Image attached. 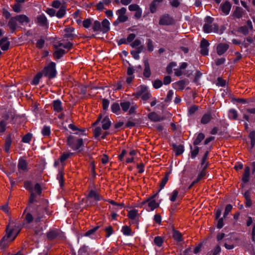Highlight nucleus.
Wrapping results in <instances>:
<instances>
[{
    "mask_svg": "<svg viewBox=\"0 0 255 255\" xmlns=\"http://www.w3.org/2000/svg\"><path fill=\"white\" fill-rule=\"evenodd\" d=\"M41 205L37 206L34 210H32V206L28 205L23 211L22 217L23 225L26 226L31 223L38 224L45 217L44 213L48 214V202L46 200H41Z\"/></svg>",
    "mask_w": 255,
    "mask_h": 255,
    "instance_id": "nucleus-1",
    "label": "nucleus"
},
{
    "mask_svg": "<svg viewBox=\"0 0 255 255\" xmlns=\"http://www.w3.org/2000/svg\"><path fill=\"white\" fill-rule=\"evenodd\" d=\"M21 229V226L13 221H9L6 228V236L0 241V248L2 249L7 245L8 242L13 240Z\"/></svg>",
    "mask_w": 255,
    "mask_h": 255,
    "instance_id": "nucleus-2",
    "label": "nucleus"
},
{
    "mask_svg": "<svg viewBox=\"0 0 255 255\" xmlns=\"http://www.w3.org/2000/svg\"><path fill=\"white\" fill-rule=\"evenodd\" d=\"M29 22L30 19L28 16L25 14H19L11 17L8 22L7 25L11 32L13 33L18 27L17 23L23 25L24 24L28 23Z\"/></svg>",
    "mask_w": 255,
    "mask_h": 255,
    "instance_id": "nucleus-3",
    "label": "nucleus"
},
{
    "mask_svg": "<svg viewBox=\"0 0 255 255\" xmlns=\"http://www.w3.org/2000/svg\"><path fill=\"white\" fill-rule=\"evenodd\" d=\"M67 144L73 150L81 151V148L84 146L83 139L72 135H70L67 137Z\"/></svg>",
    "mask_w": 255,
    "mask_h": 255,
    "instance_id": "nucleus-4",
    "label": "nucleus"
},
{
    "mask_svg": "<svg viewBox=\"0 0 255 255\" xmlns=\"http://www.w3.org/2000/svg\"><path fill=\"white\" fill-rule=\"evenodd\" d=\"M214 18L207 16L205 19V23L203 26V30L205 33H211L212 32H217L219 27L217 24L213 23Z\"/></svg>",
    "mask_w": 255,
    "mask_h": 255,
    "instance_id": "nucleus-5",
    "label": "nucleus"
},
{
    "mask_svg": "<svg viewBox=\"0 0 255 255\" xmlns=\"http://www.w3.org/2000/svg\"><path fill=\"white\" fill-rule=\"evenodd\" d=\"M41 72L45 77L48 78L49 79L55 78L57 75L55 63L51 62L44 67Z\"/></svg>",
    "mask_w": 255,
    "mask_h": 255,
    "instance_id": "nucleus-6",
    "label": "nucleus"
},
{
    "mask_svg": "<svg viewBox=\"0 0 255 255\" xmlns=\"http://www.w3.org/2000/svg\"><path fill=\"white\" fill-rule=\"evenodd\" d=\"M127 9L125 7H122L116 11V14L118 15V17L114 22L113 24L115 26L118 25L120 23L125 22L128 19V17L126 15Z\"/></svg>",
    "mask_w": 255,
    "mask_h": 255,
    "instance_id": "nucleus-7",
    "label": "nucleus"
},
{
    "mask_svg": "<svg viewBox=\"0 0 255 255\" xmlns=\"http://www.w3.org/2000/svg\"><path fill=\"white\" fill-rule=\"evenodd\" d=\"M46 237L47 239L50 241L55 239H62L64 237V234L59 229H51L47 233Z\"/></svg>",
    "mask_w": 255,
    "mask_h": 255,
    "instance_id": "nucleus-8",
    "label": "nucleus"
},
{
    "mask_svg": "<svg viewBox=\"0 0 255 255\" xmlns=\"http://www.w3.org/2000/svg\"><path fill=\"white\" fill-rule=\"evenodd\" d=\"M136 97H141L144 101H146L151 97V94L147 91V88L145 86H141L138 90L133 94Z\"/></svg>",
    "mask_w": 255,
    "mask_h": 255,
    "instance_id": "nucleus-9",
    "label": "nucleus"
},
{
    "mask_svg": "<svg viewBox=\"0 0 255 255\" xmlns=\"http://www.w3.org/2000/svg\"><path fill=\"white\" fill-rule=\"evenodd\" d=\"M155 196L156 195L155 194L148 198L147 200L142 202V205L147 203V206H145V208L147 211H153L159 206V204L157 203L154 199Z\"/></svg>",
    "mask_w": 255,
    "mask_h": 255,
    "instance_id": "nucleus-10",
    "label": "nucleus"
},
{
    "mask_svg": "<svg viewBox=\"0 0 255 255\" xmlns=\"http://www.w3.org/2000/svg\"><path fill=\"white\" fill-rule=\"evenodd\" d=\"M35 22L41 26L48 27L49 23L48 20L44 14L37 16Z\"/></svg>",
    "mask_w": 255,
    "mask_h": 255,
    "instance_id": "nucleus-11",
    "label": "nucleus"
},
{
    "mask_svg": "<svg viewBox=\"0 0 255 255\" xmlns=\"http://www.w3.org/2000/svg\"><path fill=\"white\" fill-rule=\"evenodd\" d=\"M18 170L20 172H26L28 171V163L22 158H20L17 164Z\"/></svg>",
    "mask_w": 255,
    "mask_h": 255,
    "instance_id": "nucleus-12",
    "label": "nucleus"
},
{
    "mask_svg": "<svg viewBox=\"0 0 255 255\" xmlns=\"http://www.w3.org/2000/svg\"><path fill=\"white\" fill-rule=\"evenodd\" d=\"M209 42L205 39H203L200 43V53L204 56L207 55L209 53Z\"/></svg>",
    "mask_w": 255,
    "mask_h": 255,
    "instance_id": "nucleus-13",
    "label": "nucleus"
},
{
    "mask_svg": "<svg viewBox=\"0 0 255 255\" xmlns=\"http://www.w3.org/2000/svg\"><path fill=\"white\" fill-rule=\"evenodd\" d=\"M173 23V19L168 14H164L160 17L159 24L162 25H168Z\"/></svg>",
    "mask_w": 255,
    "mask_h": 255,
    "instance_id": "nucleus-14",
    "label": "nucleus"
},
{
    "mask_svg": "<svg viewBox=\"0 0 255 255\" xmlns=\"http://www.w3.org/2000/svg\"><path fill=\"white\" fill-rule=\"evenodd\" d=\"M229 45L227 43H221L217 46V52L219 55H222L224 54L229 49Z\"/></svg>",
    "mask_w": 255,
    "mask_h": 255,
    "instance_id": "nucleus-15",
    "label": "nucleus"
},
{
    "mask_svg": "<svg viewBox=\"0 0 255 255\" xmlns=\"http://www.w3.org/2000/svg\"><path fill=\"white\" fill-rule=\"evenodd\" d=\"M74 30L75 29L72 27H67L65 28L64 29V37L70 40L73 39L76 36L73 33Z\"/></svg>",
    "mask_w": 255,
    "mask_h": 255,
    "instance_id": "nucleus-16",
    "label": "nucleus"
},
{
    "mask_svg": "<svg viewBox=\"0 0 255 255\" xmlns=\"http://www.w3.org/2000/svg\"><path fill=\"white\" fill-rule=\"evenodd\" d=\"M52 107L53 111L57 113H60L63 110L62 102L60 100L53 101L52 102Z\"/></svg>",
    "mask_w": 255,
    "mask_h": 255,
    "instance_id": "nucleus-17",
    "label": "nucleus"
},
{
    "mask_svg": "<svg viewBox=\"0 0 255 255\" xmlns=\"http://www.w3.org/2000/svg\"><path fill=\"white\" fill-rule=\"evenodd\" d=\"M163 0H153L150 4L149 9L150 11L152 13H154L156 11L157 7L159 6L160 3Z\"/></svg>",
    "mask_w": 255,
    "mask_h": 255,
    "instance_id": "nucleus-18",
    "label": "nucleus"
},
{
    "mask_svg": "<svg viewBox=\"0 0 255 255\" xmlns=\"http://www.w3.org/2000/svg\"><path fill=\"white\" fill-rule=\"evenodd\" d=\"M231 4L228 1H226L224 3L221 4V7L223 13L225 15H228L231 8Z\"/></svg>",
    "mask_w": 255,
    "mask_h": 255,
    "instance_id": "nucleus-19",
    "label": "nucleus"
},
{
    "mask_svg": "<svg viewBox=\"0 0 255 255\" xmlns=\"http://www.w3.org/2000/svg\"><path fill=\"white\" fill-rule=\"evenodd\" d=\"M213 117L210 112H208L204 114L201 119V123L203 125L208 124L212 119Z\"/></svg>",
    "mask_w": 255,
    "mask_h": 255,
    "instance_id": "nucleus-20",
    "label": "nucleus"
},
{
    "mask_svg": "<svg viewBox=\"0 0 255 255\" xmlns=\"http://www.w3.org/2000/svg\"><path fill=\"white\" fill-rule=\"evenodd\" d=\"M101 23V29L103 33H107L110 29V23L107 19H104Z\"/></svg>",
    "mask_w": 255,
    "mask_h": 255,
    "instance_id": "nucleus-21",
    "label": "nucleus"
},
{
    "mask_svg": "<svg viewBox=\"0 0 255 255\" xmlns=\"http://www.w3.org/2000/svg\"><path fill=\"white\" fill-rule=\"evenodd\" d=\"M172 146L174 151L175 152L176 156H178V155H181V154L183 153V152L184 151V147L183 145H182V144H180V145H177L175 143H173L172 144Z\"/></svg>",
    "mask_w": 255,
    "mask_h": 255,
    "instance_id": "nucleus-22",
    "label": "nucleus"
},
{
    "mask_svg": "<svg viewBox=\"0 0 255 255\" xmlns=\"http://www.w3.org/2000/svg\"><path fill=\"white\" fill-rule=\"evenodd\" d=\"M9 45L10 43L7 40V37H3L0 40V47L2 50L5 51L8 49Z\"/></svg>",
    "mask_w": 255,
    "mask_h": 255,
    "instance_id": "nucleus-23",
    "label": "nucleus"
},
{
    "mask_svg": "<svg viewBox=\"0 0 255 255\" xmlns=\"http://www.w3.org/2000/svg\"><path fill=\"white\" fill-rule=\"evenodd\" d=\"M144 69L143 70V76L146 78H149L151 76V71L150 69L149 64L147 59L144 61Z\"/></svg>",
    "mask_w": 255,
    "mask_h": 255,
    "instance_id": "nucleus-24",
    "label": "nucleus"
},
{
    "mask_svg": "<svg viewBox=\"0 0 255 255\" xmlns=\"http://www.w3.org/2000/svg\"><path fill=\"white\" fill-rule=\"evenodd\" d=\"M208 165L209 163L207 162L206 164L203 167H202L201 171L199 173L197 176V178L196 179L198 182L206 176V170L207 167H208Z\"/></svg>",
    "mask_w": 255,
    "mask_h": 255,
    "instance_id": "nucleus-25",
    "label": "nucleus"
},
{
    "mask_svg": "<svg viewBox=\"0 0 255 255\" xmlns=\"http://www.w3.org/2000/svg\"><path fill=\"white\" fill-rule=\"evenodd\" d=\"M11 143H12V139H11V135L9 134L8 135H7L6 136L5 140L4 151L6 153H8L10 150Z\"/></svg>",
    "mask_w": 255,
    "mask_h": 255,
    "instance_id": "nucleus-26",
    "label": "nucleus"
},
{
    "mask_svg": "<svg viewBox=\"0 0 255 255\" xmlns=\"http://www.w3.org/2000/svg\"><path fill=\"white\" fill-rule=\"evenodd\" d=\"M148 118L152 122H159L162 120V118L159 115L155 112H151L148 114Z\"/></svg>",
    "mask_w": 255,
    "mask_h": 255,
    "instance_id": "nucleus-27",
    "label": "nucleus"
},
{
    "mask_svg": "<svg viewBox=\"0 0 255 255\" xmlns=\"http://www.w3.org/2000/svg\"><path fill=\"white\" fill-rule=\"evenodd\" d=\"M172 237L177 242L183 241L182 234L178 231L174 229L172 230Z\"/></svg>",
    "mask_w": 255,
    "mask_h": 255,
    "instance_id": "nucleus-28",
    "label": "nucleus"
},
{
    "mask_svg": "<svg viewBox=\"0 0 255 255\" xmlns=\"http://www.w3.org/2000/svg\"><path fill=\"white\" fill-rule=\"evenodd\" d=\"M250 174V168L249 166H246L242 177V181L244 183H247L249 181Z\"/></svg>",
    "mask_w": 255,
    "mask_h": 255,
    "instance_id": "nucleus-29",
    "label": "nucleus"
},
{
    "mask_svg": "<svg viewBox=\"0 0 255 255\" xmlns=\"http://www.w3.org/2000/svg\"><path fill=\"white\" fill-rule=\"evenodd\" d=\"M90 198H94L96 201H100L102 199V197L94 190H91L89 192L87 196V200Z\"/></svg>",
    "mask_w": 255,
    "mask_h": 255,
    "instance_id": "nucleus-30",
    "label": "nucleus"
},
{
    "mask_svg": "<svg viewBox=\"0 0 255 255\" xmlns=\"http://www.w3.org/2000/svg\"><path fill=\"white\" fill-rule=\"evenodd\" d=\"M102 128L104 130L108 129L111 125V122L108 117H105L102 121Z\"/></svg>",
    "mask_w": 255,
    "mask_h": 255,
    "instance_id": "nucleus-31",
    "label": "nucleus"
},
{
    "mask_svg": "<svg viewBox=\"0 0 255 255\" xmlns=\"http://www.w3.org/2000/svg\"><path fill=\"white\" fill-rule=\"evenodd\" d=\"M74 154V153L71 152H63L59 158V161L61 163H63L65 161Z\"/></svg>",
    "mask_w": 255,
    "mask_h": 255,
    "instance_id": "nucleus-32",
    "label": "nucleus"
},
{
    "mask_svg": "<svg viewBox=\"0 0 255 255\" xmlns=\"http://www.w3.org/2000/svg\"><path fill=\"white\" fill-rule=\"evenodd\" d=\"M185 85L184 80H180L174 83V87L178 90H183L185 88Z\"/></svg>",
    "mask_w": 255,
    "mask_h": 255,
    "instance_id": "nucleus-33",
    "label": "nucleus"
},
{
    "mask_svg": "<svg viewBox=\"0 0 255 255\" xmlns=\"http://www.w3.org/2000/svg\"><path fill=\"white\" fill-rule=\"evenodd\" d=\"M143 49V46L141 45L137 47V50H132L130 52V54L132 57L135 59H138L139 58V53L141 52Z\"/></svg>",
    "mask_w": 255,
    "mask_h": 255,
    "instance_id": "nucleus-34",
    "label": "nucleus"
},
{
    "mask_svg": "<svg viewBox=\"0 0 255 255\" xmlns=\"http://www.w3.org/2000/svg\"><path fill=\"white\" fill-rule=\"evenodd\" d=\"M204 138L205 135L204 133L202 132L199 133L197 135L195 140L193 141V144L194 145H197L199 144L204 139Z\"/></svg>",
    "mask_w": 255,
    "mask_h": 255,
    "instance_id": "nucleus-35",
    "label": "nucleus"
},
{
    "mask_svg": "<svg viewBox=\"0 0 255 255\" xmlns=\"http://www.w3.org/2000/svg\"><path fill=\"white\" fill-rule=\"evenodd\" d=\"M66 52L62 49H57V50L53 53V56L55 59H59L61 58L65 54Z\"/></svg>",
    "mask_w": 255,
    "mask_h": 255,
    "instance_id": "nucleus-36",
    "label": "nucleus"
},
{
    "mask_svg": "<svg viewBox=\"0 0 255 255\" xmlns=\"http://www.w3.org/2000/svg\"><path fill=\"white\" fill-rule=\"evenodd\" d=\"M120 105L117 103H114L111 106V111L113 113L119 115L121 113Z\"/></svg>",
    "mask_w": 255,
    "mask_h": 255,
    "instance_id": "nucleus-37",
    "label": "nucleus"
},
{
    "mask_svg": "<svg viewBox=\"0 0 255 255\" xmlns=\"http://www.w3.org/2000/svg\"><path fill=\"white\" fill-rule=\"evenodd\" d=\"M122 232L125 236H129L132 235L131 228L127 225L122 227Z\"/></svg>",
    "mask_w": 255,
    "mask_h": 255,
    "instance_id": "nucleus-38",
    "label": "nucleus"
},
{
    "mask_svg": "<svg viewBox=\"0 0 255 255\" xmlns=\"http://www.w3.org/2000/svg\"><path fill=\"white\" fill-rule=\"evenodd\" d=\"M92 29L94 32H102L101 22L98 20L94 21L92 25Z\"/></svg>",
    "mask_w": 255,
    "mask_h": 255,
    "instance_id": "nucleus-39",
    "label": "nucleus"
},
{
    "mask_svg": "<svg viewBox=\"0 0 255 255\" xmlns=\"http://www.w3.org/2000/svg\"><path fill=\"white\" fill-rule=\"evenodd\" d=\"M88 247L84 245L81 247L78 252V255H89ZM74 255H76L75 254Z\"/></svg>",
    "mask_w": 255,
    "mask_h": 255,
    "instance_id": "nucleus-40",
    "label": "nucleus"
},
{
    "mask_svg": "<svg viewBox=\"0 0 255 255\" xmlns=\"http://www.w3.org/2000/svg\"><path fill=\"white\" fill-rule=\"evenodd\" d=\"M66 14V8L64 6H62L60 7V9L58 10V11L56 13V16L59 18H61Z\"/></svg>",
    "mask_w": 255,
    "mask_h": 255,
    "instance_id": "nucleus-41",
    "label": "nucleus"
},
{
    "mask_svg": "<svg viewBox=\"0 0 255 255\" xmlns=\"http://www.w3.org/2000/svg\"><path fill=\"white\" fill-rule=\"evenodd\" d=\"M41 133L44 136H49L51 134V128L49 126H44L41 130Z\"/></svg>",
    "mask_w": 255,
    "mask_h": 255,
    "instance_id": "nucleus-42",
    "label": "nucleus"
},
{
    "mask_svg": "<svg viewBox=\"0 0 255 255\" xmlns=\"http://www.w3.org/2000/svg\"><path fill=\"white\" fill-rule=\"evenodd\" d=\"M228 116L230 119L237 120L238 116V112L235 109H230L229 111Z\"/></svg>",
    "mask_w": 255,
    "mask_h": 255,
    "instance_id": "nucleus-43",
    "label": "nucleus"
},
{
    "mask_svg": "<svg viewBox=\"0 0 255 255\" xmlns=\"http://www.w3.org/2000/svg\"><path fill=\"white\" fill-rule=\"evenodd\" d=\"M120 106L124 112H127L130 108V103L128 101L121 102Z\"/></svg>",
    "mask_w": 255,
    "mask_h": 255,
    "instance_id": "nucleus-44",
    "label": "nucleus"
},
{
    "mask_svg": "<svg viewBox=\"0 0 255 255\" xmlns=\"http://www.w3.org/2000/svg\"><path fill=\"white\" fill-rule=\"evenodd\" d=\"M243 11L242 9L239 7H237L233 13V16L237 18H240L242 17Z\"/></svg>",
    "mask_w": 255,
    "mask_h": 255,
    "instance_id": "nucleus-45",
    "label": "nucleus"
},
{
    "mask_svg": "<svg viewBox=\"0 0 255 255\" xmlns=\"http://www.w3.org/2000/svg\"><path fill=\"white\" fill-rule=\"evenodd\" d=\"M138 214V211L136 209H132L128 211V217L131 220H134Z\"/></svg>",
    "mask_w": 255,
    "mask_h": 255,
    "instance_id": "nucleus-46",
    "label": "nucleus"
},
{
    "mask_svg": "<svg viewBox=\"0 0 255 255\" xmlns=\"http://www.w3.org/2000/svg\"><path fill=\"white\" fill-rule=\"evenodd\" d=\"M191 148V157L192 159H194L197 155H198L199 151V147L195 145L194 147V148L192 149V146H190Z\"/></svg>",
    "mask_w": 255,
    "mask_h": 255,
    "instance_id": "nucleus-47",
    "label": "nucleus"
},
{
    "mask_svg": "<svg viewBox=\"0 0 255 255\" xmlns=\"http://www.w3.org/2000/svg\"><path fill=\"white\" fill-rule=\"evenodd\" d=\"M42 75L43 74L42 72L37 73L33 79L32 84L34 85H37L39 83V80L42 77Z\"/></svg>",
    "mask_w": 255,
    "mask_h": 255,
    "instance_id": "nucleus-48",
    "label": "nucleus"
},
{
    "mask_svg": "<svg viewBox=\"0 0 255 255\" xmlns=\"http://www.w3.org/2000/svg\"><path fill=\"white\" fill-rule=\"evenodd\" d=\"M32 135L30 133H28L24 135L22 138L21 141L24 143H29L31 140Z\"/></svg>",
    "mask_w": 255,
    "mask_h": 255,
    "instance_id": "nucleus-49",
    "label": "nucleus"
},
{
    "mask_svg": "<svg viewBox=\"0 0 255 255\" xmlns=\"http://www.w3.org/2000/svg\"><path fill=\"white\" fill-rule=\"evenodd\" d=\"M169 173H167L165 176L162 178V181L160 184V189L159 191L164 188L165 184L168 180Z\"/></svg>",
    "mask_w": 255,
    "mask_h": 255,
    "instance_id": "nucleus-50",
    "label": "nucleus"
},
{
    "mask_svg": "<svg viewBox=\"0 0 255 255\" xmlns=\"http://www.w3.org/2000/svg\"><path fill=\"white\" fill-rule=\"evenodd\" d=\"M154 242L156 246H157L159 247H160L162 246L163 244V240L161 237L157 236L155 237L154 239Z\"/></svg>",
    "mask_w": 255,
    "mask_h": 255,
    "instance_id": "nucleus-51",
    "label": "nucleus"
},
{
    "mask_svg": "<svg viewBox=\"0 0 255 255\" xmlns=\"http://www.w3.org/2000/svg\"><path fill=\"white\" fill-rule=\"evenodd\" d=\"M57 179L59 180L60 186L62 187L64 184L63 173L62 171H60L57 176Z\"/></svg>",
    "mask_w": 255,
    "mask_h": 255,
    "instance_id": "nucleus-52",
    "label": "nucleus"
},
{
    "mask_svg": "<svg viewBox=\"0 0 255 255\" xmlns=\"http://www.w3.org/2000/svg\"><path fill=\"white\" fill-rule=\"evenodd\" d=\"M108 201L111 204L117 206V207L115 209L116 210H118L119 209H122L124 206V204L123 203H117L112 200H109Z\"/></svg>",
    "mask_w": 255,
    "mask_h": 255,
    "instance_id": "nucleus-53",
    "label": "nucleus"
},
{
    "mask_svg": "<svg viewBox=\"0 0 255 255\" xmlns=\"http://www.w3.org/2000/svg\"><path fill=\"white\" fill-rule=\"evenodd\" d=\"M249 137L251 139L252 147H253L255 144V131H252L249 134Z\"/></svg>",
    "mask_w": 255,
    "mask_h": 255,
    "instance_id": "nucleus-54",
    "label": "nucleus"
},
{
    "mask_svg": "<svg viewBox=\"0 0 255 255\" xmlns=\"http://www.w3.org/2000/svg\"><path fill=\"white\" fill-rule=\"evenodd\" d=\"M106 232V237L109 238L113 233V229L111 226H109L105 229Z\"/></svg>",
    "mask_w": 255,
    "mask_h": 255,
    "instance_id": "nucleus-55",
    "label": "nucleus"
},
{
    "mask_svg": "<svg viewBox=\"0 0 255 255\" xmlns=\"http://www.w3.org/2000/svg\"><path fill=\"white\" fill-rule=\"evenodd\" d=\"M99 228V226H96L86 232L85 236H90L93 235L95 232Z\"/></svg>",
    "mask_w": 255,
    "mask_h": 255,
    "instance_id": "nucleus-56",
    "label": "nucleus"
},
{
    "mask_svg": "<svg viewBox=\"0 0 255 255\" xmlns=\"http://www.w3.org/2000/svg\"><path fill=\"white\" fill-rule=\"evenodd\" d=\"M173 94H174V92H173V90H169L167 93V96H166L164 101L165 102H170L171 100V99L173 96Z\"/></svg>",
    "mask_w": 255,
    "mask_h": 255,
    "instance_id": "nucleus-57",
    "label": "nucleus"
},
{
    "mask_svg": "<svg viewBox=\"0 0 255 255\" xmlns=\"http://www.w3.org/2000/svg\"><path fill=\"white\" fill-rule=\"evenodd\" d=\"M178 191L177 190H174L171 193V196L170 197V200L172 202H174L178 195Z\"/></svg>",
    "mask_w": 255,
    "mask_h": 255,
    "instance_id": "nucleus-58",
    "label": "nucleus"
},
{
    "mask_svg": "<svg viewBox=\"0 0 255 255\" xmlns=\"http://www.w3.org/2000/svg\"><path fill=\"white\" fill-rule=\"evenodd\" d=\"M162 84L163 83L161 80L157 79L154 81L153 83V86L155 89H157L160 88L162 86Z\"/></svg>",
    "mask_w": 255,
    "mask_h": 255,
    "instance_id": "nucleus-59",
    "label": "nucleus"
},
{
    "mask_svg": "<svg viewBox=\"0 0 255 255\" xmlns=\"http://www.w3.org/2000/svg\"><path fill=\"white\" fill-rule=\"evenodd\" d=\"M92 24V21L89 18H87L83 21V26L86 28H88Z\"/></svg>",
    "mask_w": 255,
    "mask_h": 255,
    "instance_id": "nucleus-60",
    "label": "nucleus"
},
{
    "mask_svg": "<svg viewBox=\"0 0 255 255\" xmlns=\"http://www.w3.org/2000/svg\"><path fill=\"white\" fill-rule=\"evenodd\" d=\"M209 153V151H207L205 153V154H204V156L203 157V158L202 159V161H201L202 167H203L206 164V163L208 162L207 161V159L208 158Z\"/></svg>",
    "mask_w": 255,
    "mask_h": 255,
    "instance_id": "nucleus-61",
    "label": "nucleus"
},
{
    "mask_svg": "<svg viewBox=\"0 0 255 255\" xmlns=\"http://www.w3.org/2000/svg\"><path fill=\"white\" fill-rule=\"evenodd\" d=\"M110 102L108 99H104L102 100V107L105 111H107L109 106Z\"/></svg>",
    "mask_w": 255,
    "mask_h": 255,
    "instance_id": "nucleus-62",
    "label": "nucleus"
},
{
    "mask_svg": "<svg viewBox=\"0 0 255 255\" xmlns=\"http://www.w3.org/2000/svg\"><path fill=\"white\" fill-rule=\"evenodd\" d=\"M6 124L7 123L4 120H2L0 122V132H4L5 131Z\"/></svg>",
    "mask_w": 255,
    "mask_h": 255,
    "instance_id": "nucleus-63",
    "label": "nucleus"
},
{
    "mask_svg": "<svg viewBox=\"0 0 255 255\" xmlns=\"http://www.w3.org/2000/svg\"><path fill=\"white\" fill-rule=\"evenodd\" d=\"M239 31L244 35L248 34L249 29L247 26H243L240 27Z\"/></svg>",
    "mask_w": 255,
    "mask_h": 255,
    "instance_id": "nucleus-64",
    "label": "nucleus"
}]
</instances>
